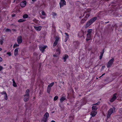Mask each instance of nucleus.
<instances>
[{
	"mask_svg": "<svg viewBox=\"0 0 122 122\" xmlns=\"http://www.w3.org/2000/svg\"><path fill=\"white\" fill-rule=\"evenodd\" d=\"M60 7H62L64 5L66 4V2L64 0H61L59 3Z\"/></svg>",
	"mask_w": 122,
	"mask_h": 122,
	"instance_id": "423d86ee",
	"label": "nucleus"
},
{
	"mask_svg": "<svg viewBox=\"0 0 122 122\" xmlns=\"http://www.w3.org/2000/svg\"><path fill=\"white\" fill-rule=\"evenodd\" d=\"M54 82H52L51 83H50L48 87H49V88H51V87L54 85Z\"/></svg>",
	"mask_w": 122,
	"mask_h": 122,
	"instance_id": "b1692460",
	"label": "nucleus"
},
{
	"mask_svg": "<svg viewBox=\"0 0 122 122\" xmlns=\"http://www.w3.org/2000/svg\"><path fill=\"white\" fill-rule=\"evenodd\" d=\"M42 15H40L42 19H44L46 17V14L45 12L43 11H42L41 12Z\"/></svg>",
	"mask_w": 122,
	"mask_h": 122,
	"instance_id": "ddd939ff",
	"label": "nucleus"
},
{
	"mask_svg": "<svg viewBox=\"0 0 122 122\" xmlns=\"http://www.w3.org/2000/svg\"><path fill=\"white\" fill-rule=\"evenodd\" d=\"M114 60V58H112L109 61L107 64V67H110L111 66Z\"/></svg>",
	"mask_w": 122,
	"mask_h": 122,
	"instance_id": "39448f33",
	"label": "nucleus"
},
{
	"mask_svg": "<svg viewBox=\"0 0 122 122\" xmlns=\"http://www.w3.org/2000/svg\"><path fill=\"white\" fill-rule=\"evenodd\" d=\"M21 36H19L17 39V41L18 43L19 44H20L22 42Z\"/></svg>",
	"mask_w": 122,
	"mask_h": 122,
	"instance_id": "9b49d317",
	"label": "nucleus"
},
{
	"mask_svg": "<svg viewBox=\"0 0 122 122\" xmlns=\"http://www.w3.org/2000/svg\"><path fill=\"white\" fill-rule=\"evenodd\" d=\"M67 25L68 26V27H67V28L69 29V27L70 26V25L69 24H67Z\"/></svg>",
	"mask_w": 122,
	"mask_h": 122,
	"instance_id": "a19ab883",
	"label": "nucleus"
},
{
	"mask_svg": "<svg viewBox=\"0 0 122 122\" xmlns=\"http://www.w3.org/2000/svg\"><path fill=\"white\" fill-rule=\"evenodd\" d=\"M99 102H98L96 104L94 105L92 107V110H96L98 108V107L97 106V105L99 104Z\"/></svg>",
	"mask_w": 122,
	"mask_h": 122,
	"instance_id": "1a4fd4ad",
	"label": "nucleus"
},
{
	"mask_svg": "<svg viewBox=\"0 0 122 122\" xmlns=\"http://www.w3.org/2000/svg\"><path fill=\"white\" fill-rule=\"evenodd\" d=\"M2 49L1 48H0V51H2Z\"/></svg>",
	"mask_w": 122,
	"mask_h": 122,
	"instance_id": "a18cd8bd",
	"label": "nucleus"
},
{
	"mask_svg": "<svg viewBox=\"0 0 122 122\" xmlns=\"http://www.w3.org/2000/svg\"><path fill=\"white\" fill-rule=\"evenodd\" d=\"M68 56L67 55H65L63 56V59L64 60V61L65 62L66 60L68 58Z\"/></svg>",
	"mask_w": 122,
	"mask_h": 122,
	"instance_id": "6ab92c4d",
	"label": "nucleus"
},
{
	"mask_svg": "<svg viewBox=\"0 0 122 122\" xmlns=\"http://www.w3.org/2000/svg\"><path fill=\"white\" fill-rule=\"evenodd\" d=\"M0 93L2 95H4L6 94V92L5 91H3L2 92H1Z\"/></svg>",
	"mask_w": 122,
	"mask_h": 122,
	"instance_id": "2f4dec72",
	"label": "nucleus"
},
{
	"mask_svg": "<svg viewBox=\"0 0 122 122\" xmlns=\"http://www.w3.org/2000/svg\"><path fill=\"white\" fill-rule=\"evenodd\" d=\"M28 15L27 14H25L23 15V17L24 19L28 17Z\"/></svg>",
	"mask_w": 122,
	"mask_h": 122,
	"instance_id": "393cba45",
	"label": "nucleus"
},
{
	"mask_svg": "<svg viewBox=\"0 0 122 122\" xmlns=\"http://www.w3.org/2000/svg\"><path fill=\"white\" fill-rule=\"evenodd\" d=\"M34 27L35 29L37 31H40L41 30L42 28V27L41 26H34Z\"/></svg>",
	"mask_w": 122,
	"mask_h": 122,
	"instance_id": "4468645a",
	"label": "nucleus"
},
{
	"mask_svg": "<svg viewBox=\"0 0 122 122\" xmlns=\"http://www.w3.org/2000/svg\"><path fill=\"white\" fill-rule=\"evenodd\" d=\"M12 81L13 82V86L15 87H16L17 86V85L15 83V81H14V79H12Z\"/></svg>",
	"mask_w": 122,
	"mask_h": 122,
	"instance_id": "4be33fe9",
	"label": "nucleus"
},
{
	"mask_svg": "<svg viewBox=\"0 0 122 122\" xmlns=\"http://www.w3.org/2000/svg\"><path fill=\"white\" fill-rule=\"evenodd\" d=\"M49 116V113L47 112H46L44 115V117L41 120V122H46Z\"/></svg>",
	"mask_w": 122,
	"mask_h": 122,
	"instance_id": "20e7f679",
	"label": "nucleus"
},
{
	"mask_svg": "<svg viewBox=\"0 0 122 122\" xmlns=\"http://www.w3.org/2000/svg\"><path fill=\"white\" fill-rule=\"evenodd\" d=\"M51 122H55L54 121L52 120L51 121Z\"/></svg>",
	"mask_w": 122,
	"mask_h": 122,
	"instance_id": "de8ad7c7",
	"label": "nucleus"
},
{
	"mask_svg": "<svg viewBox=\"0 0 122 122\" xmlns=\"http://www.w3.org/2000/svg\"><path fill=\"white\" fill-rule=\"evenodd\" d=\"M36 0H32V1L33 2H35V1H36Z\"/></svg>",
	"mask_w": 122,
	"mask_h": 122,
	"instance_id": "c03bdc74",
	"label": "nucleus"
},
{
	"mask_svg": "<svg viewBox=\"0 0 122 122\" xmlns=\"http://www.w3.org/2000/svg\"><path fill=\"white\" fill-rule=\"evenodd\" d=\"M65 34L66 36H65V39L64 41L65 42H66L67 40H68L69 38V35L68 34L66 33H65Z\"/></svg>",
	"mask_w": 122,
	"mask_h": 122,
	"instance_id": "a211bd4d",
	"label": "nucleus"
},
{
	"mask_svg": "<svg viewBox=\"0 0 122 122\" xmlns=\"http://www.w3.org/2000/svg\"><path fill=\"white\" fill-rule=\"evenodd\" d=\"M3 60L2 58V57H0V61H2Z\"/></svg>",
	"mask_w": 122,
	"mask_h": 122,
	"instance_id": "ea45409f",
	"label": "nucleus"
},
{
	"mask_svg": "<svg viewBox=\"0 0 122 122\" xmlns=\"http://www.w3.org/2000/svg\"><path fill=\"white\" fill-rule=\"evenodd\" d=\"M19 46V45H18V44H15L14 46H13V48H15L16 47H18V46Z\"/></svg>",
	"mask_w": 122,
	"mask_h": 122,
	"instance_id": "c756f323",
	"label": "nucleus"
},
{
	"mask_svg": "<svg viewBox=\"0 0 122 122\" xmlns=\"http://www.w3.org/2000/svg\"><path fill=\"white\" fill-rule=\"evenodd\" d=\"M4 65L5 66V65Z\"/></svg>",
	"mask_w": 122,
	"mask_h": 122,
	"instance_id": "8fccbe9b",
	"label": "nucleus"
},
{
	"mask_svg": "<svg viewBox=\"0 0 122 122\" xmlns=\"http://www.w3.org/2000/svg\"><path fill=\"white\" fill-rule=\"evenodd\" d=\"M117 94L116 93L114 94L113 95V97L110 100V101L111 102H113L116 98Z\"/></svg>",
	"mask_w": 122,
	"mask_h": 122,
	"instance_id": "f8f14e48",
	"label": "nucleus"
},
{
	"mask_svg": "<svg viewBox=\"0 0 122 122\" xmlns=\"http://www.w3.org/2000/svg\"><path fill=\"white\" fill-rule=\"evenodd\" d=\"M103 53H101L100 56V59H101L102 58L103 55Z\"/></svg>",
	"mask_w": 122,
	"mask_h": 122,
	"instance_id": "473e14b6",
	"label": "nucleus"
},
{
	"mask_svg": "<svg viewBox=\"0 0 122 122\" xmlns=\"http://www.w3.org/2000/svg\"><path fill=\"white\" fill-rule=\"evenodd\" d=\"M66 99L65 97H61L60 99L61 102H62L63 101Z\"/></svg>",
	"mask_w": 122,
	"mask_h": 122,
	"instance_id": "412c9836",
	"label": "nucleus"
},
{
	"mask_svg": "<svg viewBox=\"0 0 122 122\" xmlns=\"http://www.w3.org/2000/svg\"><path fill=\"white\" fill-rule=\"evenodd\" d=\"M97 19V17H94L89 20L86 24V27H87L91 25Z\"/></svg>",
	"mask_w": 122,
	"mask_h": 122,
	"instance_id": "f03ea898",
	"label": "nucleus"
},
{
	"mask_svg": "<svg viewBox=\"0 0 122 122\" xmlns=\"http://www.w3.org/2000/svg\"><path fill=\"white\" fill-rule=\"evenodd\" d=\"M51 88H49L48 87L47 88V92L48 93H49L50 91L51 90Z\"/></svg>",
	"mask_w": 122,
	"mask_h": 122,
	"instance_id": "cd10ccee",
	"label": "nucleus"
},
{
	"mask_svg": "<svg viewBox=\"0 0 122 122\" xmlns=\"http://www.w3.org/2000/svg\"><path fill=\"white\" fill-rule=\"evenodd\" d=\"M4 98L5 100H7L8 97L7 94L4 95Z\"/></svg>",
	"mask_w": 122,
	"mask_h": 122,
	"instance_id": "c85d7f7f",
	"label": "nucleus"
},
{
	"mask_svg": "<svg viewBox=\"0 0 122 122\" xmlns=\"http://www.w3.org/2000/svg\"><path fill=\"white\" fill-rule=\"evenodd\" d=\"M7 54L9 56H11V54L10 52H8L7 53Z\"/></svg>",
	"mask_w": 122,
	"mask_h": 122,
	"instance_id": "f704fd0d",
	"label": "nucleus"
},
{
	"mask_svg": "<svg viewBox=\"0 0 122 122\" xmlns=\"http://www.w3.org/2000/svg\"><path fill=\"white\" fill-rule=\"evenodd\" d=\"M87 37L86 38V40L87 41L91 40V35L87 34Z\"/></svg>",
	"mask_w": 122,
	"mask_h": 122,
	"instance_id": "f3484780",
	"label": "nucleus"
},
{
	"mask_svg": "<svg viewBox=\"0 0 122 122\" xmlns=\"http://www.w3.org/2000/svg\"><path fill=\"white\" fill-rule=\"evenodd\" d=\"M115 108L113 107L110 108L108 111V114L107 115V118H109L110 117L112 113L115 112Z\"/></svg>",
	"mask_w": 122,
	"mask_h": 122,
	"instance_id": "7ed1b4c3",
	"label": "nucleus"
},
{
	"mask_svg": "<svg viewBox=\"0 0 122 122\" xmlns=\"http://www.w3.org/2000/svg\"><path fill=\"white\" fill-rule=\"evenodd\" d=\"M89 16H90V15L88 13L86 14V16H85V17L86 18V19H87Z\"/></svg>",
	"mask_w": 122,
	"mask_h": 122,
	"instance_id": "72a5a7b5",
	"label": "nucleus"
},
{
	"mask_svg": "<svg viewBox=\"0 0 122 122\" xmlns=\"http://www.w3.org/2000/svg\"><path fill=\"white\" fill-rule=\"evenodd\" d=\"M92 32V29H89L88 30H87V34L91 35V33Z\"/></svg>",
	"mask_w": 122,
	"mask_h": 122,
	"instance_id": "5701e85b",
	"label": "nucleus"
},
{
	"mask_svg": "<svg viewBox=\"0 0 122 122\" xmlns=\"http://www.w3.org/2000/svg\"><path fill=\"white\" fill-rule=\"evenodd\" d=\"M104 67H105L104 66H102V68H104Z\"/></svg>",
	"mask_w": 122,
	"mask_h": 122,
	"instance_id": "49530a36",
	"label": "nucleus"
},
{
	"mask_svg": "<svg viewBox=\"0 0 122 122\" xmlns=\"http://www.w3.org/2000/svg\"><path fill=\"white\" fill-rule=\"evenodd\" d=\"M86 19L85 18H84L81 20V23H83L86 21Z\"/></svg>",
	"mask_w": 122,
	"mask_h": 122,
	"instance_id": "a878e982",
	"label": "nucleus"
},
{
	"mask_svg": "<svg viewBox=\"0 0 122 122\" xmlns=\"http://www.w3.org/2000/svg\"><path fill=\"white\" fill-rule=\"evenodd\" d=\"M29 90L28 89L25 92V94L24 95V100L25 102L29 100Z\"/></svg>",
	"mask_w": 122,
	"mask_h": 122,
	"instance_id": "f257e3e1",
	"label": "nucleus"
},
{
	"mask_svg": "<svg viewBox=\"0 0 122 122\" xmlns=\"http://www.w3.org/2000/svg\"><path fill=\"white\" fill-rule=\"evenodd\" d=\"M0 44L1 45L3 43V40H1L0 41Z\"/></svg>",
	"mask_w": 122,
	"mask_h": 122,
	"instance_id": "4c0bfd02",
	"label": "nucleus"
},
{
	"mask_svg": "<svg viewBox=\"0 0 122 122\" xmlns=\"http://www.w3.org/2000/svg\"><path fill=\"white\" fill-rule=\"evenodd\" d=\"M15 0H14V1L15 2Z\"/></svg>",
	"mask_w": 122,
	"mask_h": 122,
	"instance_id": "09e8293b",
	"label": "nucleus"
},
{
	"mask_svg": "<svg viewBox=\"0 0 122 122\" xmlns=\"http://www.w3.org/2000/svg\"><path fill=\"white\" fill-rule=\"evenodd\" d=\"M59 39V36H57L56 38V40L55 41L53 44V46H55L57 44V43Z\"/></svg>",
	"mask_w": 122,
	"mask_h": 122,
	"instance_id": "6e6552de",
	"label": "nucleus"
},
{
	"mask_svg": "<svg viewBox=\"0 0 122 122\" xmlns=\"http://www.w3.org/2000/svg\"><path fill=\"white\" fill-rule=\"evenodd\" d=\"M3 69V67L1 66H0V71H1Z\"/></svg>",
	"mask_w": 122,
	"mask_h": 122,
	"instance_id": "e433bc0d",
	"label": "nucleus"
},
{
	"mask_svg": "<svg viewBox=\"0 0 122 122\" xmlns=\"http://www.w3.org/2000/svg\"><path fill=\"white\" fill-rule=\"evenodd\" d=\"M12 17H14L15 16V14H13L12 15Z\"/></svg>",
	"mask_w": 122,
	"mask_h": 122,
	"instance_id": "79ce46f5",
	"label": "nucleus"
},
{
	"mask_svg": "<svg viewBox=\"0 0 122 122\" xmlns=\"http://www.w3.org/2000/svg\"><path fill=\"white\" fill-rule=\"evenodd\" d=\"M25 20H24V19H20L19 20H18V21L19 22H24V21H25Z\"/></svg>",
	"mask_w": 122,
	"mask_h": 122,
	"instance_id": "bb28decb",
	"label": "nucleus"
},
{
	"mask_svg": "<svg viewBox=\"0 0 122 122\" xmlns=\"http://www.w3.org/2000/svg\"><path fill=\"white\" fill-rule=\"evenodd\" d=\"M97 79H98V78H97Z\"/></svg>",
	"mask_w": 122,
	"mask_h": 122,
	"instance_id": "3c124183",
	"label": "nucleus"
},
{
	"mask_svg": "<svg viewBox=\"0 0 122 122\" xmlns=\"http://www.w3.org/2000/svg\"><path fill=\"white\" fill-rule=\"evenodd\" d=\"M52 15L54 16H56V14L55 13H53L52 14Z\"/></svg>",
	"mask_w": 122,
	"mask_h": 122,
	"instance_id": "58836bf2",
	"label": "nucleus"
},
{
	"mask_svg": "<svg viewBox=\"0 0 122 122\" xmlns=\"http://www.w3.org/2000/svg\"><path fill=\"white\" fill-rule=\"evenodd\" d=\"M26 1L22 2L20 3V5L22 7H25L26 4Z\"/></svg>",
	"mask_w": 122,
	"mask_h": 122,
	"instance_id": "dca6fc26",
	"label": "nucleus"
},
{
	"mask_svg": "<svg viewBox=\"0 0 122 122\" xmlns=\"http://www.w3.org/2000/svg\"><path fill=\"white\" fill-rule=\"evenodd\" d=\"M6 32L10 31V30L8 29H7L6 30Z\"/></svg>",
	"mask_w": 122,
	"mask_h": 122,
	"instance_id": "c9c22d12",
	"label": "nucleus"
},
{
	"mask_svg": "<svg viewBox=\"0 0 122 122\" xmlns=\"http://www.w3.org/2000/svg\"><path fill=\"white\" fill-rule=\"evenodd\" d=\"M47 46H39L40 50L43 52L44 51V50L47 47Z\"/></svg>",
	"mask_w": 122,
	"mask_h": 122,
	"instance_id": "0eeeda50",
	"label": "nucleus"
},
{
	"mask_svg": "<svg viewBox=\"0 0 122 122\" xmlns=\"http://www.w3.org/2000/svg\"><path fill=\"white\" fill-rule=\"evenodd\" d=\"M58 97L57 96H56L54 98V101H56L57 100L58 98Z\"/></svg>",
	"mask_w": 122,
	"mask_h": 122,
	"instance_id": "7c9ffc66",
	"label": "nucleus"
},
{
	"mask_svg": "<svg viewBox=\"0 0 122 122\" xmlns=\"http://www.w3.org/2000/svg\"><path fill=\"white\" fill-rule=\"evenodd\" d=\"M18 48H17L15 49V50L14 54L15 56H16L18 54Z\"/></svg>",
	"mask_w": 122,
	"mask_h": 122,
	"instance_id": "aec40b11",
	"label": "nucleus"
},
{
	"mask_svg": "<svg viewBox=\"0 0 122 122\" xmlns=\"http://www.w3.org/2000/svg\"><path fill=\"white\" fill-rule=\"evenodd\" d=\"M105 74V73H104V74H102V75L99 77V78H100L102 76H103Z\"/></svg>",
	"mask_w": 122,
	"mask_h": 122,
	"instance_id": "37998d69",
	"label": "nucleus"
},
{
	"mask_svg": "<svg viewBox=\"0 0 122 122\" xmlns=\"http://www.w3.org/2000/svg\"><path fill=\"white\" fill-rule=\"evenodd\" d=\"M60 48H58L56 50V54H54L53 55L54 57H57L60 54Z\"/></svg>",
	"mask_w": 122,
	"mask_h": 122,
	"instance_id": "9d476101",
	"label": "nucleus"
},
{
	"mask_svg": "<svg viewBox=\"0 0 122 122\" xmlns=\"http://www.w3.org/2000/svg\"><path fill=\"white\" fill-rule=\"evenodd\" d=\"M97 114V112L94 110H92L91 112V115L92 117H94Z\"/></svg>",
	"mask_w": 122,
	"mask_h": 122,
	"instance_id": "2eb2a0df",
	"label": "nucleus"
}]
</instances>
